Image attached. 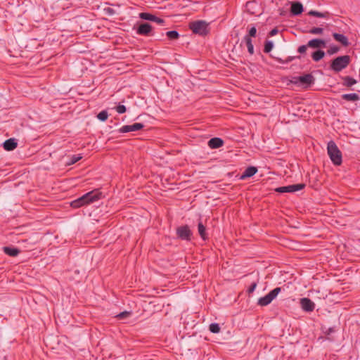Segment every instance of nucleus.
I'll use <instances>...</instances> for the list:
<instances>
[{
  "label": "nucleus",
  "instance_id": "nucleus-3",
  "mask_svg": "<svg viewBox=\"0 0 360 360\" xmlns=\"http://www.w3.org/2000/svg\"><path fill=\"white\" fill-rule=\"evenodd\" d=\"M350 62L351 58L348 55L338 56L331 61L330 68L335 72H339L346 68Z\"/></svg>",
  "mask_w": 360,
  "mask_h": 360
},
{
  "label": "nucleus",
  "instance_id": "nucleus-23",
  "mask_svg": "<svg viewBox=\"0 0 360 360\" xmlns=\"http://www.w3.org/2000/svg\"><path fill=\"white\" fill-rule=\"evenodd\" d=\"M324 56H325V52L323 51L317 50L312 53L311 58L314 61L318 62L321 59H322L324 57Z\"/></svg>",
  "mask_w": 360,
  "mask_h": 360
},
{
  "label": "nucleus",
  "instance_id": "nucleus-9",
  "mask_svg": "<svg viewBox=\"0 0 360 360\" xmlns=\"http://www.w3.org/2000/svg\"><path fill=\"white\" fill-rule=\"evenodd\" d=\"M144 124L142 123H134L131 125H124L118 129L120 133H128L131 131H136L142 129Z\"/></svg>",
  "mask_w": 360,
  "mask_h": 360
},
{
  "label": "nucleus",
  "instance_id": "nucleus-4",
  "mask_svg": "<svg viewBox=\"0 0 360 360\" xmlns=\"http://www.w3.org/2000/svg\"><path fill=\"white\" fill-rule=\"evenodd\" d=\"M208 25L204 20H196L189 23V28L194 34L205 36L209 32Z\"/></svg>",
  "mask_w": 360,
  "mask_h": 360
},
{
  "label": "nucleus",
  "instance_id": "nucleus-21",
  "mask_svg": "<svg viewBox=\"0 0 360 360\" xmlns=\"http://www.w3.org/2000/svg\"><path fill=\"white\" fill-rule=\"evenodd\" d=\"M198 233H199L200 238L203 240H205L207 239L208 237H207V234L206 232V228L202 224V223L201 221H200L198 224Z\"/></svg>",
  "mask_w": 360,
  "mask_h": 360
},
{
  "label": "nucleus",
  "instance_id": "nucleus-30",
  "mask_svg": "<svg viewBox=\"0 0 360 360\" xmlns=\"http://www.w3.org/2000/svg\"><path fill=\"white\" fill-rule=\"evenodd\" d=\"M311 34H321L323 32V29L321 27H312L308 32Z\"/></svg>",
  "mask_w": 360,
  "mask_h": 360
},
{
  "label": "nucleus",
  "instance_id": "nucleus-39",
  "mask_svg": "<svg viewBox=\"0 0 360 360\" xmlns=\"http://www.w3.org/2000/svg\"><path fill=\"white\" fill-rule=\"evenodd\" d=\"M333 331H334V330H333L332 328H330L328 329V334H329V333H333Z\"/></svg>",
  "mask_w": 360,
  "mask_h": 360
},
{
  "label": "nucleus",
  "instance_id": "nucleus-2",
  "mask_svg": "<svg viewBox=\"0 0 360 360\" xmlns=\"http://www.w3.org/2000/svg\"><path fill=\"white\" fill-rule=\"evenodd\" d=\"M327 152L333 165L339 166L342 164V153L333 141H330L328 143Z\"/></svg>",
  "mask_w": 360,
  "mask_h": 360
},
{
  "label": "nucleus",
  "instance_id": "nucleus-31",
  "mask_svg": "<svg viewBox=\"0 0 360 360\" xmlns=\"http://www.w3.org/2000/svg\"><path fill=\"white\" fill-rule=\"evenodd\" d=\"M82 156L80 155H72L70 160V162L68 163V165H73L80 160L82 159Z\"/></svg>",
  "mask_w": 360,
  "mask_h": 360
},
{
  "label": "nucleus",
  "instance_id": "nucleus-32",
  "mask_svg": "<svg viewBox=\"0 0 360 360\" xmlns=\"http://www.w3.org/2000/svg\"><path fill=\"white\" fill-rule=\"evenodd\" d=\"M339 51H340V48L338 46H332L327 51V53L329 55H333V54L338 53Z\"/></svg>",
  "mask_w": 360,
  "mask_h": 360
},
{
  "label": "nucleus",
  "instance_id": "nucleus-22",
  "mask_svg": "<svg viewBox=\"0 0 360 360\" xmlns=\"http://www.w3.org/2000/svg\"><path fill=\"white\" fill-rule=\"evenodd\" d=\"M342 80H343V85L347 86V87H351L352 86H353L354 84H356L357 81L349 77V76H345L344 77H342Z\"/></svg>",
  "mask_w": 360,
  "mask_h": 360
},
{
  "label": "nucleus",
  "instance_id": "nucleus-20",
  "mask_svg": "<svg viewBox=\"0 0 360 360\" xmlns=\"http://www.w3.org/2000/svg\"><path fill=\"white\" fill-rule=\"evenodd\" d=\"M342 98L347 101H357L360 100V96L355 93L345 94L341 96Z\"/></svg>",
  "mask_w": 360,
  "mask_h": 360
},
{
  "label": "nucleus",
  "instance_id": "nucleus-33",
  "mask_svg": "<svg viewBox=\"0 0 360 360\" xmlns=\"http://www.w3.org/2000/svg\"><path fill=\"white\" fill-rule=\"evenodd\" d=\"M257 33V29L255 26H252L248 32V34L245 35V37H249V38L251 39V37H255Z\"/></svg>",
  "mask_w": 360,
  "mask_h": 360
},
{
  "label": "nucleus",
  "instance_id": "nucleus-1",
  "mask_svg": "<svg viewBox=\"0 0 360 360\" xmlns=\"http://www.w3.org/2000/svg\"><path fill=\"white\" fill-rule=\"evenodd\" d=\"M102 193L98 191H92L73 200L70 205L73 208H79L84 205L94 202L101 199Z\"/></svg>",
  "mask_w": 360,
  "mask_h": 360
},
{
  "label": "nucleus",
  "instance_id": "nucleus-12",
  "mask_svg": "<svg viewBox=\"0 0 360 360\" xmlns=\"http://www.w3.org/2000/svg\"><path fill=\"white\" fill-rule=\"evenodd\" d=\"M152 31V26L149 23H143L139 25L136 30V33L139 35L148 36L150 35Z\"/></svg>",
  "mask_w": 360,
  "mask_h": 360
},
{
  "label": "nucleus",
  "instance_id": "nucleus-35",
  "mask_svg": "<svg viewBox=\"0 0 360 360\" xmlns=\"http://www.w3.org/2000/svg\"><path fill=\"white\" fill-rule=\"evenodd\" d=\"M257 283H258V281H254V282L250 285V286L249 287V288H248V290H247V292H248V293L249 295H250V294H251V293H252V292L255 291V288H256V287H257Z\"/></svg>",
  "mask_w": 360,
  "mask_h": 360
},
{
  "label": "nucleus",
  "instance_id": "nucleus-14",
  "mask_svg": "<svg viewBox=\"0 0 360 360\" xmlns=\"http://www.w3.org/2000/svg\"><path fill=\"white\" fill-rule=\"evenodd\" d=\"M3 146L6 150L11 151L17 148L18 142L15 139L11 138L4 141Z\"/></svg>",
  "mask_w": 360,
  "mask_h": 360
},
{
  "label": "nucleus",
  "instance_id": "nucleus-6",
  "mask_svg": "<svg viewBox=\"0 0 360 360\" xmlns=\"http://www.w3.org/2000/svg\"><path fill=\"white\" fill-rule=\"evenodd\" d=\"M305 187L304 184H292L286 186L278 187L275 191L278 193H293L302 190Z\"/></svg>",
  "mask_w": 360,
  "mask_h": 360
},
{
  "label": "nucleus",
  "instance_id": "nucleus-11",
  "mask_svg": "<svg viewBox=\"0 0 360 360\" xmlns=\"http://www.w3.org/2000/svg\"><path fill=\"white\" fill-rule=\"evenodd\" d=\"M139 17L143 20L155 22L159 25H162L165 22L163 19L158 18L154 15H152L149 13H141L139 14Z\"/></svg>",
  "mask_w": 360,
  "mask_h": 360
},
{
  "label": "nucleus",
  "instance_id": "nucleus-36",
  "mask_svg": "<svg viewBox=\"0 0 360 360\" xmlns=\"http://www.w3.org/2000/svg\"><path fill=\"white\" fill-rule=\"evenodd\" d=\"M307 47H309L307 46V45H302V46L298 47L297 52L301 53V54H303V53H304L307 51Z\"/></svg>",
  "mask_w": 360,
  "mask_h": 360
},
{
  "label": "nucleus",
  "instance_id": "nucleus-24",
  "mask_svg": "<svg viewBox=\"0 0 360 360\" xmlns=\"http://www.w3.org/2000/svg\"><path fill=\"white\" fill-rule=\"evenodd\" d=\"M244 41L246 44V46L248 47V51L250 55H252L254 53V46L252 44V39L249 38V37H244Z\"/></svg>",
  "mask_w": 360,
  "mask_h": 360
},
{
  "label": "nucleus",
  "instance_id": "nucleus-5",
  "mask_svg": "<svg viewBox=\"0 0 360 360\" xmlns=\"http://www.w3.org/2000/svg\"><path fill=\"white\" fill-rule=\"evenodd\" d=\"M281 291V288L277 287L274 290H271L265 296L260 297L258 300L257 304L259 306H266L270 304L274 299L276 297L278 293Z\"/></svg>",
  "mask_w": 360,
  "mask_h": 360
},
{
  "label": "nucleus",
  "instance_id": "nucleus-7",
  "mask_svg": "<svg viewBox=\"0 0 360 360\" xmlns=\"http://www.w3.org/2000/svg\"><path fill=\"white\" fill-rule=\"evenodd\" d=\"M314 77L312 75L306 74L302 76L294 77L292 82L294 84L300 83L302 85H306V86H308L314 84Z\"/></svg>",
  "mask_w": 360,
  "mask_h": 360
},
{
  "label": "nucleus",
  "instance_id": "nucleus-13",
  "mask_svg": "<svg viewBox=\"0 0 360 360\" xmlns=\"http://www.w3.org/2000/svg\"><path fill=\"white\" fill-rule=\"evenodd\" d=\"M307 46L312 49L325 48L326 43L325 40L321 39H313L308 41Z\"/></svg>",
  "mask_w": 360,
  "mask_h": 360
},
{
  "label": "nucleus",
  "instance_id": "nucleus-19",
  "mask_svg": "<svg viewBox=\"0 0 360 360\" xmlns=\"http://www.w3.org/2000/svg\"><path fill=\"white\" fill-rule=\"evenodd\" d=\"M5 254L11 257H16L20 253V250L17 248L6 246L3 248Z\"/></svg>",
  "mask_w": 360,
  "mask_h": 360
},
{
  "label": "nucleus",
  "instance_id": "nucleus-34",
  "mask_svg": "<svg viewBox=\"0 0 360 360\" xmlns=\"http://www.w3.org/2000/svg\"><path fill=\"white\" fill-rule=\"evenodd\" d=\"M115 110L116 111L119 113V114H123L126 112L127 110V108L124 105H121V104H119L116 108H115Z\"/></svg>",
  "mask_w": 360,
  "mask_h": 360
},
{
  "label": "nucleus",
  "instance_id": "nucleus-40",
  "mask_svg": "<svg viewBox=\"0 0 360 360\" xmlns=\"http://www.w3.org/2000/svg\"><path fill=\"white\" fill-rule=\"evenodd\" d=\"M359 241H360V238H359Z\"/></svg>",
  "mask_w": 360,
  "mask_h": 360
},
{
  "label": "nucleus",
  "instance_id": "nucleus-10",
  "mask_svg": "<svg viewBox=\"0 0 360 360\" xmlns=\"http://www.w3.org/2000/svg\"><path fill=\"white\" fill-rule=\"evenodd\" d=\"M300 304L302 309L307 312H311L314 311L315 308L314 303L310 299L307 297H304L300 300Z\"/></svg>",
  "mask_w": 360,
  "mask_h": 360
},
{
  "label": "nucleus",
  "instance_id": "nucleus-26",
  "mask_svg": "<svg viewBox=\"0 0 360 360\" xmlns=\"http://www.w3.org/2000/svg\"><path fill=\"white\" fill-rule=\"evenodd\" d=\"M167 37L172 40L177 39L179 37V34L176 30L168 31L166 33Z\"/></svg>",
  "mask_w": 360,
  "mask_h": 360
},
{
  "label": "nucleus",
  "instance_id": "nucleus-16",
  "mask_svg": "<svg viewBox=\"0 0 360 360\" xmlns=\"http://www.w3.org/2000/svg\"><path fill=\"white\" fill-rule=\"evenodd\" d=\"M303 12V6L300 2L292 3L290 8L292 15H299Z\"/></svg>",
  "mask_w": 360,
  "mask_h": 360
},
{
  "label": "nucleus",
  "instance_id": "nucleus-38",
  "mask_svg": "<svg viewBox=\"0 0 360 360\" xmlns=\"http://www.w3.org/2000/svg\"><path fill=\"white\" fill-rule=\"evenodd\" d=\"M278 32V29L274 28L270 31V32L269 33V35L271 37H273V36L276 35Z\"/></svg>",
  "mask_w": 360,
  "mask_h": 360
},
{
  "label": "nucleus",
  "instance_id": "nucleus-18",
  "mask_svg": "<svg viewBox=\"0 0 360 360\" xmlns=\"http://www.w3.org/2000/svg\"><path fill=\"white\" fill-rule=\"evenodd\" d=\"M333 37L337 41L341 43V44L343 45L344 46H349V43L348 39L344 34L333 33Z\"/></svg>",
  "mask_w": 360,
  "mask_h": 360
},
{
  "label": "nucleus",
  "instance_id": "nucleus-37",
  "mask_svg": "<svg viewBox=\"0 0 360 360\" xmlns=\"http://www.w3.org/2000/svg\"><path fill=\"white\" fill-rule=\"evenodd\" d=\"M129 315H130V312H129V311H123V312L120 313L117 316V317L119 318V319H124V318L128 317Z\"/></svg>",
  "mask_w": 360,
  "mask_h": 360
},
{
  "label": "nucleus",
  "instance_id": "nucleus-8",
  "mask_svg": "<svg viewBox=\"0 0 360 360\" xmlns=\"http://www.w3.org/2000/svg\"><path fill=\"white\" fill-rule=\"evenodd\" d=\"M176 235L181 240H191L192 232L188 226H181L176 229Z\"/></svg>",
  "mask_w": 360,
  "mask_h": 360
},
{
  "label": "nucleus",
  "instance_id": "nucleus-28",
  "mask_svg": "<svg viewBox=\"0 0 360 360\" xmlns=\"http://www.w3.org/2000/svg\"><path fill=\"white\" fill-rule=\"evenodd\" d=\"M108 117V114L106 110H102L97 115V118L101 121H105Z\"/></svg>",
  "mask_w": 360,
  "mask_h": 360
},
{
  "label": "nucleus",
  "instance_id": "nucleus-17",
  "mask_svg": "<svg viewBox=\"0 0 360 360\" xmlns=\"http://www.w3.org/2000/svg\"><path fill=\"white\" fill-rule=\"evenodd\" d=\"M257 172V169L255 167L250 166L245 169V170L242 174L240 179H245L248 177H251L255 175Z\"/></svg>",
  "mask_w": 360,
  "mask_h": 360
},
{
  "label": "nucleus",
  "instance_id": "nucleus-15",
  "mask_svg": "<svg viewBox=\"0 0 360 360\" xmlns=\"http://www.w3.org/2000/svg\"><path fill=\"white\" fill-rule=\"evenodd\" d=\"M223 145L224 141L221 138L218 137L212 138L208 141V146L212 149L219 148Z\"/></svg>",
  "mask_w": 360,
  "mask_h": 360
},
{
  "label": "nucleus",
  "instance_id": "nucleus-25",
  "mask_svg": "<svg viewBox=\"0 0 360 360\" xmlns=\"http://www.w3.org/2000/svg\"><path fill=\"white\" fill-rule=\"evenodd\" d=\"M308 15H312V16H315V17H317V18H328V13H327V12L326 13H321V12H319V11H310L308 13Z\"/></svg>",
  "mask_w": 360,
  "mask_h": 360
},
{
  "label": "nucleus",
  "instance_id": "nucleus-27",
  "mask_svg": "<svg viewBox=\"0 0 360 360\" xmlns=\"http://www.w3.org/2000/svg\"><path fill=\"white\" fill-rule=\"evenodd\" d=\"M209 329L213 333H218L220 331V326L218 323H213L210 325Z\"/></svg>",
  "mask_w": 360,
  "mask_h": 360
},
{
  "label": "nucleus",
  "instance_id": "nucleus-29",
  "mask_svg": "<svg viewBox=\"0 0 360 360\" xmlns=\"http://www.w3.org/2000/svg\"><path fill=\"white\" fill-rule=\"evenodd\" d=\"M274 47V44L271 41H266L264 44V51L269 53Z\"/></svg>",
  "mask_w": 360,
  "mask_h": 360
}]
</instances>
